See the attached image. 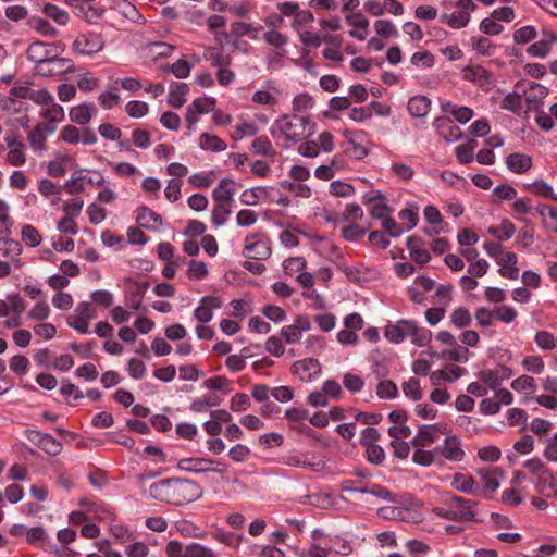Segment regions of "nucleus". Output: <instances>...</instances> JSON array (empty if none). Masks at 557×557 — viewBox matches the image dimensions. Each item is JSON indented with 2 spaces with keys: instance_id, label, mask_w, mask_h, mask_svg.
Listing matches in <instances>:
<instances>
[{
  "instance_id": "f257e3e1",
  "label": "nucleus",
  "mask_w": 557,
  "mask_h": 557,
  "mask_svg": "<svg viewBox=\"0 0 557 557\" xmlns=\"http://www.w3.org/2000/svg\"><path fill=\"white\" fill-rule=\"evenodd\" d=\"M384 336L393 344H399L405 338H410L411 343L419 346H426L432 338V333L420 327L414 320H398L395 324H387L384 329Z\"/></svg>"
},
{
  "instance_id": "f03ea898",
  "label": "nucleus",
  "mask_w": 557,
  "mask_h": 557,
  "mask_svg": "<svg viewBox=\"0 0 557 557\" xmlns=\"http://www.w3.org/2000/svg\"><path fill=\"white\" fill-rule=\"evenodd\" d=\"M447 508L435 507L433 512L450 521H471L474 519L472 507L474 503L459 496H453L446 502Z\"/></svg>"
},
{
  "instance_id": "7ed1b4c3",
  "label": "nucleus",
  "mask_w": 557,
  "mask_h": 557,
  "mask_svg": "<svg viewBox=\"0 0 557 557\" xmlns=\"http://www.w3.org/2000/svg\"><path fill=\"white\" fill-rule=\"evenodd\" d=\"M9 94L14 98L28 99L40 107L46 106L52 96L48 89L38 87L33 82L17 83L10 89Z\"/></svg>"
},
{
  "instance_id": "20e7f679",
  "label": "nucleus",
  "mask_w": 557,
  "mask_h": 557,
  "mask_svg": "<svg viewBox=\"0 0 557 557\" xmlns=\"http://www.w3.org/2000/svg\"><path fill=\"white\" fill-rule=\"evenodd\" d=\"M308 119L300 115L285 114L276 121V125L289 141H297L305 136Z\"/></svg>"
},
{
  "instance_id": "39448f33",
  "label": "nucleus",
  "mask_w": 557,
  "mask_h": 557,
  "mask_svg": "<svg viewBox=\"0 0 557 557\" xmlns=\"http://www.w3.org/2000/svg\"><path fill=\"white\" fill-rule=\"evenodd\" d=\"M244 256L257 260H265L271 256V242L260 233L245 238Z\"/></svg>"
},
{
  "instance_id": "423d86ee",
  "label": "nucleus",
  "mask_w": 557,
  "mask_h": 557,
  "mask_svg": "<svg viewBox=\"0 0 557 557\" xmlns=\"http://www.w3.org/2000/svg\"><path fill=\"white\" fill-rule=\"evenodd\" d=\"M60 52H54L47 61L36 65L34 71L41 77L58 76L73 70V63L70 59L59 58Z\"/></svg>"
},
{
  "instance_id": "0eeeda50",
  "label": "nucleus",
  "mask_w": 557,
  "mask_h": 557,
  "mask_svg": "<svg viewBox=\"0 0 557 557\" xmlns=\"http://www.w3.org/2000/svg\"><path fill=\"white\" fill-rule=\"evenodd\" d=\"M59 140L70 145H94L98 138L95 132L90 128H77L74 125H65L59 133Z\"/></svg>"
},
{
  "instance_id": "6e6552de",
  "label": "nucleus",
  "mask_w": 557,
  "mask_h": 557,
  "mask_svg": "<svg viewBox=\"0 0 557 557\" xmlns=\"http://www.w3.org/2000/svg\"><path fill=\"white\" fill-rule=\"evenodd\" d=\"M515 88L521 90L524 101L528 103L529 109H536L542 104V100L548 95V89L535 82L519 81Z\"/></svg>"
},
{
  "instance_id": "1a4fd4ad",
  "label": "nucleus",
  "mask_w": 557,
  "mask_h": 557,
  "mask_svg": "<svg viewBox=\"0 0 557 557\" xmlns=\"http://www.w3.org/2000/svg\"><path fill=\"white\" fill-rule=\"evenodd\" d=\"M201 495L202 488L199 483L176 475V506L195 502Z\"/></svg>"
},
{
  "instance_id": "9d476101",
  "label": "nucleus",
  "mask_w": 557,
  "mask_h": 557,
  "mask_svg": "<svg viewBox=\"0 0 557 557\" xmlns=\"http://www.w3.org/2000/svg\"><path fill=\"white\" fill-rule=\"evenodd\" d=\"M104 42L96 33L81 34L73 42V50L81 55H92L103 49Z\"/></svg>"
},
{
  "instance_id": "9b49d317",
  "label": "nucleus",
  "mask_w": 557,
  "mask_h": 557,
  "mask_svg": "<svg viewBox=\"0 0 557 557\" xmlns=\"http://www.w3.org/2000/svg\"><path fill=\"white\" fill-rule=\"evenodd\" d=\"M55 131L57 127L38 122L27 134V141L32 150L36 153H42L47 149L48 137Z\"/></svg>"
},
{
  "instance_id": "f8f14e48",
  "label": "nucleus",
  "mask_w": 557,
  "mask_h": 557,
  "mask_svg": "<svg viewBox=\"0 0 557 557\" xmlns=\"http://www.w3.org/2000/svg\"><path fill=\"white\" fill-rule=\"evenodd\" d=\"M311 330V322L307 315L299 314L289 325L281 330V335L287 344H295L301 339L302 333Z\"/></svg>"
},
{
  "instance_id": "ddd939ff",
  "label": "nucleus",
  "mask_w": 557,
  "mask_h": 557,
  "mask_svg": "<svg viewBox=\"0 0 557 557\" xmlns=\"http://www.w3.org/2000/svg\"><path fill=\"white\" fill-rule=\"evenodd\" d=\"M62 50L61 45L58 44L34 41L28 46L26 55L29 61L36 63V65H40L44 61H47L52 53L61 52Z\"/></svg>"
},
{
  "instance_id": "4468645a",
  "label": "nucleus",
  "mask_w": 557,
  "mask_h": 557,
  "mask_svg": "<svg viewBox=\"0 0 557 557\" xmlns=\"http://www.w3.org/2000/svg\"><path fill=\"white\" fill-rule=\"evenodd\" d=\"M292 372L302 382H311L321 374V366L317 359L307 358L296 361L292 366Z\"/></svg>"
},
{
  "instance_id": "2eb2a0df",
  "label": "nucleus",
  "mask_w": 557,
  "mask_h": 557,
  "mask_svg": "<svg viewBox=\"0 0 557 557\" xmlns=\"http://www.w3.org/2000/svg\"><path fill=\"white\" fill-rule=\"evenodd\" d=\"M435 287V283L428 276H418L413 284L407 287L410 300L414 304L422 305L425 302V294Z\"/></svg>"
},
{
  "instance_id": "dca6fc26",
  "label": "nucleus",
  "mask_w": 557,
  "mask_h": 557,
  "mask_svg": "<svg viewBox=\"0 0 557 557\" xmlns=\"http://www.w3.org/2000/svg\"><path fill=\"white\" fill-rule=\"evenodd\" d=\"M39 117L42 120L41 122H44V124H50V126L57 127V124L65 119V112L63 107L57 103L53 96H51L50 101H47L46 106H41Z\"/></svg>"
},
{
  "instance_id": "f3484780",
  "label": "nucleus",
  "mask_w": 557,
  "mask_h": 557,
  "mask_svg": "<svg viewBox=\"0 0 557 557\" xmlns=\"http://www.w3.org/2000/svg\"><path fill=\"white\" fill-rule=\"evenodd\" d=\"M215 101L212 98H198L187 108L186 122L191 129L198 120V115L213 111Z\"/></svg>"
},
{
  "instance_id": "a211bd4d",
  "label": "nucleus",
  "mask_w": 557,
  "mask_h": 557,
  "mask_svg": "<svg viewBox=\"0 0 557 557\" xmlns=\"http://www.w3.org/2000/svg\"><path fill=\"white\" fill-rule=\"evenodd\" d=\"M443 457L450 461H461L465 458V451L457 436H447L441 447L435 448Z\"/></svg>"
},
{
  "instance_id": "6ab92c4d",
  "label": "nucleus",
  "mask_w": 557,
  "mask_h": 557,
  "mask_svg": "<svg viewBox=\"0 0 557 557\" xmlns=\"http://www.w3.org/2000/svg\"><path fill=\"white\" fill-rule=\"evenodd\" d=\"M518 258L516 253L506 251L502 256L497 257V264L500 265L498 272L503 277L509 280H516L519 276V269L517 267Z\"/></svg>"
},
{
  "instance_id": "aec40b11",
  "label": "nucleus",
  "mask_w": 557,
  "mask_h": 557,
  "mask_svg": "<svg viewBox=\"0 0 557 557\" xmlns=\"http://www.w3.org/2000/svg\"><path fill=\"white\" fill-rule=\"evenodd\" d=\"M407 248L412 261L425 264L430 261L431 256L428 249L424 248V242L418 236H410L407 238Z\"/></svg>"
},
{
  "instance_id": "412c9836",
  "label": "nucleus",
  "mask_w": 557,
  "mask_h": 557,
  "mask_svg": "<svg viewBox=\"0 0 557 557\" xmlns=\"http://www.w3.org/2000/svg\"><path fill=\"white\" fill-rule=\"evenodd\" d=\"M95 113H96L95 104L84 102V103L73 107L69 112V116H70L71 122H73L77 125H87L91 121Z\"/></svg>"
},
{
  "instance_id": "4be33fe9",
  "label": "nucleus",
  "mask_w": 557,
  "mask_h": 557,
  "mask_svg": "<svg viewBox=\"0 0 557 557\" xmlns=\"http://www.w3.org/2000/svg\"><path fill=\"white\" fill-rule=\"evenodd\" d=\"M235 182L232 178H223L212 190L214 202L233 203L235 195Z\"/></svg>"
},
{
  "instance_id": "5701e85b",
  "label": "nucleus",
  "mask_w": 557,
  "mask_h": 557,
  "mask_svg": "<svg viewBox=\"0 0 557 557\" xmlns=\"http://www.w3.org/2000/svg\"><path fill=\"white\" fill-rule=\"evenodd\" d=\"M503 470L497 467H488L478 470V475L484 484V490L490 492H494L499 487V478L503 476Z\"/></svg>"
},
{
  "instance_id": "b1692460",
  "label": "nucleus",
  "mask_w": 557,
  "mask_h": 557,
  "mask_svg": "<svg viewBox=\"0 0 557 557\" xmlns=\"http://www.w3.org/2000/svg\"><path fill=\"white\" fill-rule=\"evenodd\" d=\"M438 438L437 425H422L411 441L416 447H428Z\"/></svg>"
},
{
  "instance_id": "393cba45",
  "label": "nucleus",
  "mask_w": 557,
  "mask_h": 557,
  "mask_svg": "<svg viewBox=\"0 0 557 557\" xmlns=\"http://www.w3.org/2000/svg\"><path fill=\"white\" fill-rule=\"evenodd\" d=\"M506 165L511 172L523 174L531 169L532 159L525 153L515 152L506 158Z\"/></svg>"
},
{
  "instance_id": "a878e982",
  "label": "nucleus",
  "mask_w": 557,
  "mask_h": 557,
  "mask_svg": "<svg viewBox=\"0 0 557 557\" xmlns=\"http://www.w3.org/2000/svg\"><path fill=\"white\" fill-rule=\"evenodd\" d=\"M451 485L457 491L471 495H478L481 492L473 476L463 473L454 474Z\"/></svg>"
},
{
  "instance_id": "bb28decb",
  "label": "nucleus",
  "mask_w": 557,
  "mask_h": 557,
  "mask_svg": "<svg viewBox=\"0 0 557 557\" xmlns=\"http://www.w3.org/2000/svg\"><path fill=\"white\" fill-rule=\"evenodd\" d=\"M149 493L151 497L169 503L174 495L172 479H163L153 483L150 486Z\"/></svg>"
},
{
  "instance_id": "cd10ccee",
  "label": "nucleus",
  "mask_w": 557,
  "mask_h": 557,
  "mask_svg": "<svg viewBox=\"0 0 557 557\" xmlns=\"http://www.w3.org/2000/svg\"><path fill=\"white\" fill-rule=\"evenodd\" d=\"M408 112L413 117H424L430 112L431 100L422 95L411 97L407 103Z\"/></svg>"
},
{
  "instance_id": "c85d7f7f",
  "label": "nucleus",
  "mask_w": 557,
  "mask_h": 557,
  "mask_svg": "<svg viewBox=\"0 0 557 557\" xmlns=\"http://www.w3.org/2000/svg\"><path fill=\"white\" fill-rule=\"evenodd\" d=\"M434 126L438 133L448 141L457 140L461 137V131L458 126L454 125L450 119L440 116L434 121Z\"/></svg>"
},
{
  "instance_id": "c756f323",
  "label": "nucleus",
  "mask_w": 557,
  "mask_h": 557,
  "mask_svg": "<svg viewBox=\"0 0 557 557\" xmlns=\"http://www.w3.org/2000/svg\"><path fill=\"white\" fill-rule=\"evenodd\" d=\"M441 109L445 113L451 114L455 120L461 124L468 123L473 117V111L469 107H457L450 101H442Z\"/></svg>"
},
{
  "instance_id": "7c9ffc66",
  "label": "nucleus",
  "mask_w": 557,
  "mask_h": 557,
  "mask_svg": "<svg viewBox=\"0 0 557 557\" xmlns=\"http://www.w3.org/2000/svg\"><path fill=\"white\" fill-rule=\"evenodd\" d=\"M176 557H214V554L211 549L197 543L184 547L176 542Z\"/></svg>"
},
{
  "instance_id": "2f4dec72",
  "label": "nucleus",
  "mask_w": 557,
  "mask_h": 557,
  "mask_svg": "<svg viewBox=\"0 0 557 557\" xmlns=\"http://www.w3.org/2000/svg\"><path fill=\"white\" fill-rule=\"evenodd\" d=\"M522 94L521 90H515L505 96V98L500 102V108L503 110L511 111L517 115H522V113H527V110L522 107Z\"/></svg>"
},
{
  "instance_id": "473e14b6",
  "label": "nucleus",
  "mask_w": 557,
  "mask_h": 557,
  "mask_svg": "<svg viewBox=\"0 0 557 557\" xmlns=\"http://www.w3.org/2000/svg\"><path fill=\"white\" fill-rule=\"evenodd\" d=\"M536 213L543 219V226L552 232L557 233V209L548 205H539L535 208Z\"/></svg>"
},
{
  "instance_id": "72a5a7b5",
  "label": "nucleus",
  "mask_w": 557,
  "mask_h": 557,
  "mask_svg": "<svg viewBox=\"0 0 557 557\" xmlns=\"http://www.w3.org/2000/svg\"><path fill=\"white\" fill-rule=\"evenodd\" d=\"M470 45L478 54L484 57H492L497 51V46L490 38L483 36H472Z\"/></svg>"
},
{
  "instance_id": "f704fd0d",
  "label": "nucleus",
  "mask_w": 557,
  "mask_h": 557,
  "mask_svg": "<svg viewBox=\"0 0 557 557\" xmlns=\"http://www.w3.org/2000/svg\"><path fill=\"white\" fill-rule=\"evenodd\" d=\"M199 147L202 150L222 152L226 150L227 145L223 139H221L216 135L210 133H202L199 137Z\"/></svg>"
},
{
  "instance_id": "c9c22d12",
  "label": "nucleus",
  "mask_w": 557,
  "mask_h": 557,
  "mask_svg": "<svg viewBox=\"0 0 557 557\" xmlns=\"http://www.w3.org/2000/svg\"><path fill=\"white\" fill-rule=\"evenodd\" d=\"M441 21L455 29L463 28L470 21V14L466 11H457L450 14L444 13L441 15Z\"/></svg>"
},
{
  "instance_id": "e433bc0d",
  "label": "nucleus",
  "mask_w": 557,
  "mask_h": 557,
  "mask_svg": "<svg viewBox=\"0 0 557 557\" xmlns=\"http://www.w3.org/2000/svg\"><path fill=\"white\" fill-rule=\"evenodd\" d=\"M487 232L498 240H507L513 236L516 226L508 219H504L499 226H490Z\"/></svg>"
},
{
  "instance_id": "4c0bfd02",
  "label": "nucleus",
  "mask_w": 557,
  "mask_h": 557,
  "mask_svg": "<svg viewBox=\"0 0 557 557\" xmlns=\"http://www.w3.org/2000/svg\"><path fill=\"white\" fill-rule=\"evenodd\" d=\"M5 162L14 168H21L26 164V145L17 148L7 149Z\"/></svg>"
},
{
  "instance_id": "58836bf2",
  "label": "nucleus",
  "mask_w": 557,
  "mask_h": 557,
  "mask_svg": "<svg viewBox=\"0 0 557 557\" xmlns=\"http://www.w3.org/2000/svg\"><path fill=\"white\" fill-rule=\"evenodd\" d=\"M137 222L140 226L146 228H156L157 223H161V218L159 214L154 213L148 208H141L137 212L136 216Z\"/></svg>"
},
{
  "instance_id": "ea45409f",
  "label": "nucleus",
  "mask_w": 557,
  "mask_h": 557,
  "mask_svg": "<svg viewBox=\"0 0 557 557\" xmlns=\"http://www.w3.org/2000/svg\"><path fill=\"white\" fill-rule=\"evenodd\" d=\"M212 536L218 542L225 544L226 546H230L232 548H238L243 541L242 535L233 533V532H227L224 530H215L212 533Z\"/></svg>"
},
{
  "instance_id": "a19ab883",
  "label": "nucleus",
  "mask_w": 557,
  "mask_h": 557,
  "mask_svg": "<svg viewBox=\"0 0 557 557\" xmlns=\"http://www.w3.org/2000/svg\"><path fill=\"white\" fill-rule=\"evenodd\" d=\"M232 213V203L214 202L212 209L213 224L221 226L225 224L230 214Z\"/></svg>"
},
{
  "instance_id": "79ce46f5",
  "label": "nucleus",
  "mask_w": 557,
  "mask_h": 557,
  "mask_svg": "<svg viewBox=\"0 0 557 557\" xmlns=\"http://www.w3.org/2000/svg\"><path fill=\"white\" fill-rule=\"evenodd\" d=\"M213 462L214 461L210 460V459L189 458V459H181L177 462L176 467L180 470L199 472V471L206 470V468H203L205 465H209V463H213Z\"/></svg>"
},
{
  "instance_id": "37998d69",
  "label": "nucleus",
  "mask_w": 557,
  "mask_h": 557,
  "mask_svg": "<svg viewBox=\"0 0 557 557\" xmlns=\"http://www.w3.org/2000/svg\"><path fill=\"white\" fill-rule=\"evenodd\" d=\"M450 321L456 327L465 329L471 324L472 317L469 309L458 307L451 312Z\"/></svg>"
},
{
  "instance_id": "c03bdc74",
  "label": "nucleus",
  "mask_w": 557,
  "mask_h": 557,
  "mask_svg": "<svg viewBox=\"0 0 557 557\" xmlns=\"http://www.w3.org/2000/svg\"><path fill=\"white\" fill-rule=\"evenodd\" d=\"M476 145V140L471 139L467 144L459 145L456 148V157L461 164L470 163L473 160Z\"/></svg>"
},
{
  "instance_id": "a18cd8bd",
  "label": "nucleus",
  "mask_w": 557,
  "mask_h": 557,
  "mask_svg": "<svg viewBox=\"0 0 557 557\" xmlns=\"http://www.w3.org/2000/svg\"><path fill=\"white\" fill-rule=\"evenodd\" d=\"M99 106L104 110H110L120 102V95L116 87H112L98 97Z\"/></svg>"
},
{
  "instance_id": "49530a36",
  "label": "nucleus",
  "mask_w": 557,
  "mask_h": 557,
  "mask_svg": "<svg viewBox=\"0 0 557 557\" xmlns=\"http://www.w3.org/2000/svg\"><path fill=\"white\" fill-rule=\"evenodd\" d=\"M389 171L403 182H409L414 175V170L404 162H393L389 166Z\"/></svg>"
},
{
  "instance_id": "de8ad7c7",
  "label": "nucleus",
  "mask_w": 557,
  "mask_h": 557,
  "mask_svg": "<svg viewBox=\"0 0 557 557\" xmlns=\"http://www.w3.org/2000/svg\"><path fill=\"white\" fill-rule=\"evenodd\" d=\"M186 273L188 278L200 281L208 275L207 264L203 261L190 260Z\"/></svg>"
},
{
  "instance_id": "09e8293b",
  "label": "nucleus",
  "mask_w": 557,
  "mask_h": 557,
  "mask_svg": "<svg viewBox=\"0 0 557 557\" xmlns=\"http://www.w3.org/2000/svg\"><path fill=\"white\" fill-rule=\"evenodd\" d=\"M22 240L28 247H37L41 243V235L38 230L30 224L24 225L21 232Z\"/></svg>"
},
{
  "instance_id": "8fccbe9b",
  "label": "nucleus",
  "mask_w": 557,
  "mask_h": 557,
  "mask_svg": "<svg viewBox=\"0 0 557 557\" xmlns=\"http://www.w3.org/2000/svg\"><path fill=\"white\" fill-rule=\"evenodd\" d=\"M42 12L46 16L52 18L59 25H65L70 18L66 11L60 9L59 7H57L54 4H50V3L46 4L42 8Z\"/></svg>"
},
{
  "instance_id": "3c124183",
  "label": "nucleus",
  "mask_w": 557,
  "mask_h": 557,
  "mask_svg": "<svg viewBox=\"0 0 557 557\" xmlns=\"http://www.w3.org/2000/svg\"><path fill=\"white\" fill-rule=\"evenodd\" d=\"M465 77L471 82L483 84L488 81L490 73L484 67L478 66H467L463 70Z\"/></svg>"
},
{
  "instance_id": "603ef678",
  "label": "nucleus",
  "mask_w": 557,
  "mask_h": 557,
  "mask_svg": "<svg viewBox=\"0 0 557 557\" xmlns=\"http://www.w3.org/2000/svg\"><path fill=\"white\" fill-rule=\"evenodd\" d=\"M511 387L517 392L533 394L536 385L535 380L532 376L521 375L511 382Z\"/></svg>"
},
{
  "instance_id": "864d4df0",
  "label": "nucleus",
  "mask_w": 557,
  "mask_h": 557,
  "mask_svg": "<svg viewBox=\"0 0 557 557\" xmlns=\"http://www.w3.org/2000/svg\"><path fill=\"white\" fill-rule=\"evenodd\" d=\"M366 459L372 465H382L385 460V450L379 444L364 447Z\"/></svg>"
},
{
  "instance_id": "5fc2aeb1",
  "label": "nucleus",
  "mask_w": 557,
  "mask_h": 557,
  "mask_svg": "<svg viewBox=\"0 0 557 557\" xmlns=\"http://www.w3.org/2000/svg\"><path fill=\"white\" fill-rule=\"evenodd\" d=\"M263 38L267 44L274 47L276 50H285L287 37L282 33L275 29H271L263 35Z\"/></svg>"
},
{
  "instance_id": "6e6d98bb",
  "label": "nucleus",
  "mask_w": 557,
  "mask_h": 557,
  "mask_svg": "<svg viewBox=\"0 0 557 557\" xmlns=\"http://www.w3.org/2000/svg\"><path fill=\"white\" fill-rule=\"evenodd\" d=\"M525 468H528L532 473L537 474L544 482L553 479L552 473L545 468L544 463L540 459L528 460L525 462Z\"/></svg>"
},
{
  "instance_id": "4d7b16f0",
  "label": "nucleus",
  "mask_w": 557,
  "mask_h": 557,
  "mask_svg": "<svg viewBox=\"0 0 557 557\" xmlns=\"http://www.w3.org/2000/svg\"><path fill=\"white\" fill-rule=\"evenodd\" d=\"M398 388L393 381H381L376 387V395L382 399H393L397 396Z\"/></svg>"
},
{
  "instance_id": "13d9d810",
  "label": "nucleus",
  "mask_w": 557,
  "mask_h": 557,
  "mask_svg": "<svg viewBox=\"0 0 557 557\" xmlns=\"http://www.w3.org/2000/svg\"><path fill=\"white\" fill-rule=\"evenodd\" d=\"M148 104L144 101L132 100L125 106L126 113L134 119H139L148 113Z\"/></svg>"
},
{
  "instance_id": "bf43d9fd",
  "label": "nucleus",
  "mask_w": 557,
  "mask_h": 557,
  "mask_svg": "<svg viewBox=\"0 0 557 557\" xmlns=\"http://www.w3.org/2000/svg\"><path fill=\"white\" fill-rule=\"evenodd\" d=\"M517 190L509 184H502L494 188L493 197L495 202L511 200L516 197Z\"/></svg>"
},
{
  "instance_id": "052dcab7",
  "label": "nucleus",
  "mask_w": 557,
  "mask_h": 557,
  "mask_svg": "<svg viewBox=\"0 0 557 557\" xmlns=\"http://www.w3.org/2000/svg\"><path fill=\"white\" fill-rule=\"evenodd\" d=\"M403 392L406 396L413 400H420L422 398V391L420 388L419 380L411 377L403 383Z\"/></svg>"
},
{
  "instance_id": "680f3d73",
  "label": "nucleus",
  "mask_w": 557,
  "mask_h": 557,
  "mask_svg": "<svg viewBox=\"0 0 557 557\" xmlns=\"http://www.w3.org/2000/svg\"><path fill=\"white\" fill-rule=\"evenodd\" d=\"M258 133L257 125L252 123L243 122L236 125L235 131L232 134L234 140H239L244 137H251Z\"/></svg>"
},
{
  "instance_id": "e2e57ef3",
  "label": "nucleus",
  "mask_w": 557,
  "mask_h": 557,
  "mask_svg": "<svg viewBox=\"0 0 557 557\" xmlns=\"http://www.w3.org/2000/svg\"><path fill=\"white\" fill-rule=\"evenodd\" d=\"M29 360L23 355L13 356L10 360V369L15 374L23 376L28 372Z\"/></svg>"
},
{
  "instance_id": "0e129e2a",
  "label": "nucleus",
  "mask_w": 557,
  "mask_h": 557,
  "mask_svg": "<svg viewBox=\"0 0 557 557\" xmlns=\"http://www.w3.org/2000/svg\"><path fill=\"white\" fill-rule=\"evenodd\" d=\"M38 447L52 456L60 454L62 450V444L49 434H45Z\"/></svg>"
},
{
  "instance_id": "69168bd1",
  "label": "nucleus",
  "mask_w": 557,
  "mask_h": 557,
  "mask_svg": "<svg viewBox=\"0 0 557 557\" xmlns=\"http://www.w3.org/2000/svg\"><path fill=\"white\" fill-rule=\"evenodd\" d=\"M251 147L253 151L261 156H271L274 153L273 146L267 136L257 137Z\"/></svg>"
},
{
  "instance_id": "338daca9",
  "label": "nucleus",
  "mask_w": 557,
  "mask_h": 557,
  "mask_svg": "<svg viewBox=\"0 0 557 557\" xmlns=\"http://www.w3.org/2000/svg\"><path fill=\"white\" fill-rule=\"evenodd\" d=\"M261 313L269 320L280 323L286 319V312L283 308L274 305H267L261 309Z\"/></svg>"
},
{
  "instance_id": "774afa93",
  "label": "nucleus",
  "mask_w": 557,
  "mask_h": 557,
  "mask_svg": "<svg viewBox=\"0 0 557 557\" xmlns=\"http://www.w3.org/2000/svg\"><path fill=\"white\" fill-rule=\"evenodd\" d=\"M376 34L384 38H392L397 36V29L394 24L386 20H377L374 23Z\"/></svg>"
}]
</instances>
